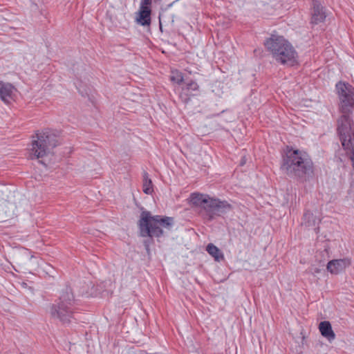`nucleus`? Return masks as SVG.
Listing matches in <instances>:
<instances>
[{
	"label": "nucleus",
	"mask_w": 354,
	"mask_h": 354,
	"mask_svg": "<svg viewBox=\"0 0 354 354\" xmlns=\"http://www.w3.org/2000/svg\"><path fill=\"white\" fill-rule=\"evenodd\" d=\"M281 169L290 177L301 178L313 173V162L306 153L288 148Z\"/></svg>",
	"instance_id": "nucleus-1"
},
{
	"label": "nucleus",
	"mask_w": 354,
	"mask_h": 354,
	"mask_svg": "<svg viewBox=\"0 0 354 354\" xmlns=\"http://www.w3.org/2000/svg\"><path fill=\"white\" fill-rule=\"evenodd\" d=\"M265 46L277 62L288 66H293L297 63L296 50L283 37L272 35L266 41Z\"/></svg>",
	"instance_id": "nucleus-2"
},
{
	"label": "nucleus",
	"mask_w": 354,
	"mask_h": 354,
	"mask_svg": "<svg viewBox=\"0 0 354 354\" xmlns=\"http://www.w3.org/2000/svg\"><path fill=\"white\" fill-rule=\"evenodd\" d=\"M173 225V217L151 216L148 211H143L141 213L138 221L140 235L143 237H160L163 235L162 227L169 230Z\"/></svg>",
	"instance_id": "nucleus-3"
},
{
	"label": "nucleus",
	"mask_w": 354,
	"mask_h": 354,
	"mask_svg": "<svg viewBox=\"0 0 354 354\" xmlns=\"http://www.w3.org/2000/svg\"><path fill=\"white\" fill-rule=\"evenodd\" d=\"M58 145L57 136L49 130L38 133L32 137L30 155L32 158H43L53 153Z\"/></svg>",
	"instance_id": "nucleus-4"
},
{
	"label": "nucleus",
	"mask_w": 354,
	"mask_h": 354,
	"mask_svg": "<svg viewBox=\"0 0 354 354\" xmlns=\"http://www.w3.org/2000/svg\"><path fill=\"white\" fill-rule=\"evenodd\" d=\"M74 302L73 295L71 289L67 288L61 295L58 304L52 306L50 309L52 317L59 319L63 324L70 323L73 318Z\"/></svg>",
	"instance_id": "nucleus-5"
},
{
	"label": "nucleus",
	"mask_w": 354,
	"mask_h": 354,
	"mask_svg": "<svg viewBox=\"0 0 354 354\" xmlns=\"http://www.w3.org/2000/svg\"><path fill=\"white\" fill-rule=\"evenodd\" d=\"M232 209V205L227 201L211 198L205 218L210 221L229 212Z\"/></svg>",
	"instance_id": "nucleus-6"
},
{
	"label": "nucleus",
	"mask_w": 354,
	"mask_h": 354,
	"mask_svg": "<svg viewBox=\"0 0 354 354\" xmlns=\"http://www.w3.org/2000/svg\"><path fill=\"white\" fill-rule=\"evenodd\" d=\"M351 263L348 258L333 259L327 263L326 268L332 274H338L344 272Z\"/></svg>",
	"instance_id": "nucleus-7"
},
{
	"label": "nucleus",
	"mask_w": 354,
	"mask_h": 354,
	"mask_svg": "<svg viewBox=\"0 0 354 354\" xmlns=\"http://www.w3.org/2000/svg\"><path fill=\"white\" fill-rule=\"evenodd\" d=\"M211 198L208 195L193 193L190 196V202L193 205L200 207L201 208V213L205 217L207 207Z\"/></svg>",
	"instance_id": "nucleus-8"
},
{
	"label": "nucleus",
	"mask_w": 354,
	"mask_h": 354,
	"mask_svg": "<svg viewBox=\"0 0 354 354\" xmlns=\"http://www.w3.org/2000/svg\"><path fill=\"white\" fill-rule=\"evenodd\" d=\"M313 6L311 23L318 24L323 22L326 17L323 6L316 0H313Z\"/></svg>",
	"instance_id": "nucleus-9"
},
{
	"label": "nucleus",
	"mask_w": 354,
	"mask_h": 354,
	"mask_svg": "<svg viewBox=\"0 0 354 354\" xmlns=\"http://www.w3.org/2000/svg\"><path fill=\"white\" fill-rule=\"evenodd\" d=\"M319 329L322 336L327 338L329 341L335 338V335L332 330L331 324L328 321L320 322Z\"/></svg>",
	"instance_id": "nucleus-10"
},
{
	"label": "nucleus",
	"mask_w": 354,
	"mask_h": 354,
	"mask_svg": "<svg viewBox=\"0 0 354 354\" xmlns=\"http://www.w3.org/2000/svg\"><path fill=\"white\" fill-rule=\"evenodd\" d=\"M151 9H139L138 16L136 17V21L138 24L142 26H149L151 24Z\"/></svg>",
	"instance_id": "nucleus-11"
},
{
	"label": "nucleus",
	"mask_w": 354,
	"mask_h": 354,
	"mask_svg": "<svg viewBox=\"0 0 354 354\" xmlns=\"http://www.w3.org/2000/svg\"><path fill=\"white\" fill-rule=\"evenodd\" d=\"M14 87L9 83L0 81V98L5 102L11 97Z\"/></svg>",
	"instance_id": "nucleus-12"
},
{
	"label": "nucleus",
	"mask_w": 354,
	"mask_h": 354,
	"mask_svg": "<svg viewBox=\"0 0 354 354\" xmlns=\"http://www.w3.org/2000/svg\"><path fill=\"white\" fill-rule=\"evenodd\" d=\"M198 88H199V86H198V84L196 82L191 81L190 82L187 84L185 88H183V91L185 92V97H183V93L180 94V97L182 98L183 101H184L185 102H187L189 100V97H187L189 95H195V94H192L189 93L192 91H198Z\"/></svg>",
	"instance_id": "nucleus-13"
},
{
	"label": "nucleus",
	"mask_w": 354,
	"mask_h": 354,
	"mask_svg": "<svg viewBox=\"0 0 354 354\" xmlns=\"http://www.w3.org/2000/svg\"><path fill=\"white\" fill-rule=\"evenodd\" d=\"M318 218L313 215V213L307 211L304 214L302 225L306 227H315L318 223Z\"/></svg>",
	"instance_id": "nucleus-14"
},
{
	"label": "nucleus",
	"mask_w": 354,
	"mask_h": 354,
	"mask_svg": "<svg viewBox=\"0 0 354 354\" xmlns=\"http://www.w3.org/2000/svg\"><path fill=\"white\" fill-rule=\"evenodd\" d=\"M207 252L217 261L223 260L224 257L221 250L213 243H209L206 248Z\"/></svg>",
	"instance_id": "nucleus-15"
},
{
	"label": "nucleus",
	"mask_w": 354,
	"mask_h": 354,
	"mask_svg": "<svg viewBox=\"0 0 354 354\" xmlns=\"http://www.w3.org/2000/svg\"><path fill=\"white\" fill-rule=\"evenodd\" d=\"M152 181L149 178V175L146 171L143 173V192L147 194H151L153 192Z\"/></svg>",
	"instance_id": "nucleus-16"
},
{
	"label": "nucleus",
	"mask_w": 354,
	"mask_h": 354,
	"mask_svg": "<svg viewBox=\"0 0 354 354\" xmlns=\"http://www.w3.org/2000/svg\"><path fill=\"white\" fill-rule=\"evenodd\" d=\"M170 79L172 82H174L178 84H180L184 80L182 73L178 71H172V75H171Z\"/></svg>",
	"instance_id": "nucleus-17"
},
{
	"label": "nucleus",
	"mask_w": 354,
	"mask_h": 354,
	"mask_svg": "<svg viewBox=\"0 0 354 354\" xmlns=\"http://www.w3.org/2000/svg\"><path fill=\"white\" fill-rule=\"evenodd\" d=\"M151 4V0H141L140 8L151 9L150 6Z\"/></svg>",
	"instance_id": "nucleus-18"
},
{
	"label": "nucleus",
	"mask_w": 354,
	"mask_h": 354,
	"mask_svg": "<svg viewBox=\"0 0 354 354\" xmlns=\"http://www.w3.org/2000/svg\"><path fill=\"white\" fill-rule=\"evenodd\" d=\"M319 272V270L317 268L315 269L313 271L314 273H318Z\"/></svg>",
	"instance_id": "nucleus-19"
},
{
	"label": "nucleus",
	"mask_w": 354,
	"mask_h": 354,
	"mask_svg": "<svg viewBox=\"0 0 354 354\" xmlns=\"http://www.w3.org/2000/svg\"><path fill=\"white\" fill-rule=\"evenodd\" d=\"M245 163V161L244 160H242L241 162V165H243Z\"/></svg>",
	"instance_id": "nucleus-20"
}]
</instances>
